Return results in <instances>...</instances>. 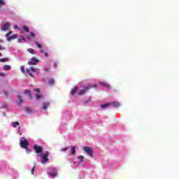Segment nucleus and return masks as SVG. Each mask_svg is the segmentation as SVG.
Returning a JSON list of instances; mask_svg holds the SVG:
<instances>
[{
    "label": "nucleus",
    "mask_w": 179,
    "mask_h": 179,
    "mask_svg": "<svg viewBox=\"0 0 179 179\" xmlns=\"http://www.w3.org/2000/svg\"><path fill=\"white\" fill-rule=\"evenodd\" d=\"M38 157H41V163L42 164H45L48 162V156H50V152L47 151L45 152L44 155H38Z\"/></svg>",
    "instance_id": "f257e3e1"
},
{
    "label": "nucleus",
    "mask_w": 179,
    "mask_h": 179,
    "mask_svg": "<svg viewBox=\"0 0 179 179\" xmlns=\"http://www.w3.org/2000/svg\"><path fill=\"white\" fill-rule=\"evenodd\" d=\"M20 145L22 149H26V147L29 146V141L24 137H22L20 139Z\"/></svg>",
    "instance_id": "f03ea898"
},
{
    "label": "nucleus",
    "mask_w": 179,
    "mask_h": 179,
    "mask_svg": "<svg viewBox=\"0 0 179 179\" xmlns=\"http://www.w3.org/2000/svg\"><path fill=\"white\" fill-rule=\"evenodd\" d=\"M10 34H12V31H8L6 35V38L7 41H10L11 40H15V38H17V34H13L12 36H10Z\"/></svg>",
    "instance_id": "7ed1b4c3"
},
{
    "label": "nucleus",
    "mask_w": 179,
    "mask_h": 179,
    "mask_svg": "<svg viewBox=\"0 0 179 179\" xmlns=\"http://www.w3.org/2000/svg\"><path fill=\"white\" fill-rule=\"evenodd\" d=\"M34 150H35L36 153H37V155H40V153H43V147L35 144L34 145Z\"/></svg>",
    "instance_id": "20e7f679"
},
{
    "label": "nucleus",
    "mask_w": 179,
    "mask_h": 179,
    "mask_svg": "<svg viewBox=\"0 0 179 179\" xmlns=\"http://www.w3.org/2000/svg\"><path fill=\"white\" fill-rule=\"evenodd\" d=\"M84 151L87 153L89 156L93 157V150L90 147L85 146L83 147Z\"/></svg>",
    "instance_id": "39448f33"
},
{
    "label": "nucleus",
    "mask_w": 179,
    "mask_h": 179,
    "mask_svg": "<svg viewBox=\"0 0 179 179\" xmlns=\"http://www.w3.org/2000/svg\"><path fill=\"white\" fill-rule=\"evenodd\" d=\"M53 173H51V172H48V176H51L53 178H55L58 176V173L57 172V169L52 168V169Z\"/></svg>",
    "instance_id": "423d86ee"
},
{
    "label": "nucleus",
    "mask_w": 179,
    "mask_h": 179,
    "mask_svg": "<svg viewBox=\"0 0 179 179\" xmlns=\"http://www.w3.org/2000/svg\"><path fill=\"white\" fill-rule=\"evenodd\" d=\"M38 62V59L35 57L31 59V61L28 62V65H36V63Z\"/></svg>",
    "instance_id": "0eeeda50"
},
{
    "label": "nucleus",
    "mask_w": 179,
    "mask_h": 179,
    "mask_svg": "<svg viewBox=\"0 0 179 179\" xmlns=\"http://www.w3.org/2000/svg\"><path fill=\"white\" fill-rule=\"evenodd\" d=\"M9 27H10V25H9L8 22H6L4 24V25L1 28V30H3V31H6V30H8Z\"/></svg>",
    "instance_id": "6e6552de"
},
{
    "label": "nucleus",
    "mask_w": 179,
    "mask_h": 179,
    "mask_svg": "<svg viewBox=\"0 0 179 179\" xmlns=\"http://www.w3.org/2000/svg\"><path fill=\"white\" fill-rule=\"evenodd\" d=\"M111 106H113V107H115V108H118V107H120V106H121V103H120L119 102H112L110 103Z\"/></svg>",
    "instance_id": "1a4fd4ad"
},
{
    "label": "nucleus",
    "mask_w": 179,
    "mask_h": 179,
    "mask_svg": "<svg viewBox=\"0 0 179 179\" xmlns=\"http://www.w3.org/2000/svg\"><path fill=\"white\" fill-rule=\"evenodd\" d=\"M99 85H101V86H103V87H106V89H110V85L106 83L101 82L99 83Z\"/></svg>",
    "instance_id": "9d476101"
},
{
    "label": "nucleus",
    "mask_w": 179,
    "mask_h": 179,
    "mask_svg": "<svg viewBox=\"0 0 179 179\" xmlns=\"http://www.w3.org/2000/svg\"><path fill=\"white\" fill-rule=\"evenodd\" d=\"M113 103H105L103 105H101V108H103V110L107 108L108 107H110Z\"/></svg>",
    "instance_id": "9b49d317"
},
{
    "label": "nucleus",
    "mask_w": 179,
    "mask_h": 179,
    "mask_svg": "<svg viewBox=\"0 0 179 179\" xmlns=\"http://www.w3.org/2000/svg\"><path fill=\"white\" fill-rule=\"evenodd\" d=\"M71 155H76V148L75 146L71 145Z\"/></svg>",
    "instance_id": "f8f14e48"
},
{
    "label": "nucleus",
    "mask_w": 179,
    "mask_h": 179,
    "mask_svg": "<svg viewBox=\"0 0 179 179\" xmlns=\"http://www.w3.org/2000/svg\"><path fill=\"white\" fill-rule=\"evenodd\" d=\"M76 92H78V87H74V88L71 90V94L72 96H75Z\"/></svg>",
    "instance_id": "ddd939ff"
},
{
    "label": "nucleus",
    "mask_w": 179,
    "mask_h": 179,
    "mask_svg": "<svg viewBox=\"0 0 179 179\" xmlns=\"http://www.w3.org/2000/svg\"><path fill=\"white\" fill-rule=\"evenodd\" d=\"M48 106H50V103L49 102H44L43 103V110H47Z\"/></svg>",
    "instance_id": "4468645a"
},
{
    "label": "nucleus",
    "mask_w": 179,
    "mask_h": 179,
    "mask_svg": "<svg viewBox=\"0 0 179 179\" xmlns=\"http://www.w3.org/2000/svg\"><path fill=\"white\" fill-rule=\"evenodd\" d=\"M24 40H26V38H24V36H20L17 39V43H22V41H24Z\"/></svg>",
    "instance_id": "2eb2a0df"
},
{
    "label": "nucleus",
    "mask_w": 179,
    "mask_h": 179,
    "mask_svg": "<svg viewBox=\"0 0 179 179\" xmlns=\"http://www.w3.org/2000/svg\"><path fill=\"white\" fill-rule=\"evenodd\" d=\"M89 90V88H85V90H81L78 94L79 96H82V94H85L86 93V90Z\"/></svg>",
    "instance_id": "dca6fc26"
},
{
    "label": "nucleus",
    "mask_w": 179,
    "mask_h": 179,
    "mask_svg": "<svg viewBox=\"0 0 179 179\" xmlns=\"http://www.w3.org/2000/svg\"><path fill=\"white\" fill-rule=\"evenodd\" d=\"M17 99L19 100L18 104L20 105L23 103V99H22V96L17 95Z\"/></svg>",
    "instance_id": "f3484780"
},
{
    "label": "nucleus",
    "mask_w": 179,
    "mask_h": 179,
    "mask_svg": "<svg viewBox=\"0 0 179 179\" xmlns=\"http://www.w3.org/2000/svg\"><path fill=\"white\" fill-rule=\"evenodd\" d=\"M27 73L31 76V78H33V73H31V70L30 69H26Z\"/></svg>",
    "instance_id": "a211bd4d"
},
{
    "label": "nucleus",
    "mask_w": 179,
    "mask_h": 179,
    "mask_svg": "<svg viewBox=\"0 0 179 179\" xmlns=\"http://www.w3.org/2000/svg\"><path fill=\"white\" fill-rule=\"evenodd\" d=\"M3 69H4V71H9V70H10V66L5 65V66H3Z\"/></svg>",
    "instance_id": "6ab92c4d"
},
{
    "label": "nucleus",
    "mask_w": 179,
    "mask_h": 179,
    "mask_svg": "<svg viewBox=\"0 0 179 179\" xmlns=\"http://www.w3.org/2000/svg\"><path fill=\"white\" fill-rule=\"evenodd\" d=\"M55 83V80L52 78H50L49 80V85H50L51 86H52V85H54Z\"/></svg>",
    "instance_id": "aec40b11"
},
{
    "label": "nucleus",
    "mask_w": 179,
    "mask_h": 179,
    "mask_svg": "<svg viewBox=\"0 0 179 179\" xmlns=\"http://www.w3.org/2000/svg\"><path fill=\"white\" fill-rule=\"evenodd\" d=\"M19 125H20L19 122H13V128H16V127H19Z\"/></svg>",
    "instance_id": "412c9836"
},
{
    "label": "nucleus",
    "mask_w": 179,
    "mask_h": 179,
    "mask_svg": "<svg viewBox=\"0 0 179 179\" xmlns=\"http://www.w3.org/2000/svg\"><path fill=\"white\" fill-rule=\"evenodd\" d=\"M8 61H9V59L8 58L0 59V62H8Z\"/></svg>",
    "instance_id": "4be33fe9"
},
{
    "label": "nucleus",
    "mask_w": 179,
    "mask_h": 179,
    "mask_svg": "<svg viewBox=\"0 0 179 179\" xmlns=\"http://www.w3.org/2000/svg\"><path fill=\"white\" fill-rule=\"evenodd\" d=\"M28 52H29L30 54H36V52H34V49L29 48L27 50Z\"/></svg>",
    "instance_id": "5701e85b"
},
{
    "label": "nucleus",
    "mask_w": 179,
    "mask_h": 179,
    "mask_svg": "<svg viewBox=\"0 0 179 179\" xmlns=\"http://www.w3.org/2000/svg\"><path fill=\"white\" fill-rule=\"evenodd\" d=\"M78 159H80L79 163H82V162H83V159H85V157H83V155H80L78 157Z\"/></svg>",
    "instance_id": "b1692460"
},
{
    "label": "nucleus",
    "mask_w": 179,
    "mask_h": 179,
    "mask_svg": "<svg viewBox=\"0 0 179 179\" xmlns=\"http://www.w3.org/2000/svg\"><path fill=\"white\" fill-rule=\"evenodd\" d=\"M3 6H5V1L0 0V8H2Z\"/></svg>",
    "instance_id": "393cba45"
},
{
    "label": "nucleus",
    "mask_w": 179,
    "mask_h": 179,
    "mask_svg": "<svg viewBox=\"0 0 179 179\" xmlns=\"http://www.w3.org/2000/svg\"><path fill=\"white\" fill-rule=\"evenodd\" d=\"M23 29L24 30V31H26V33H29V28L26 26L23 27Z\"/></svg>",
    "instance_id": "a878e982"
},
{
    "label": "nucleus",
    "mask_w": 179,
    "mask_h": 179,
    "mask_svg": "<svg viewBox=\"0 0 179 179\" xmlns=\"http://www.w3.org/2000/svg\"><path fill=\"white\" fill-rule=\"evenodd\" d=\"M25 111L27 113H31V109L30 108H29V107H26L25 108Z\"/></svg>",
    "instance_id": "bb28decb"
},
{
    "label": "nucleus",
    "mask_w": 179,
    "mask_h": 179,
    "mask_svg": "<svg viewBox=\"0 0 179 179\" xmlns=\"http://www.w3.org/2000/svg\"><path fill=\"white\" fill-rule=\"evenodd\" d=\"M41 97H43V96L40 94L36 95V98L37 99V100L41 99Z\"/></svg>",
    "instance_id": "cd10ccee"
},
{
    "label": "nucleus",
    "mask_w": 179,
    "mask_h": 179,
    "mask_svg": "<svg viewBox=\"0 0 179 179\" xmlns=\"http://www.w3.org/2000/svg\"><path fill=\"white\" fill-rule=\"evenodd\" d=\"M36 45L38 47V48H42L41 44L38 43V42H36Z\"/></svg>",
    "instance_id": "c85d7f7f"
},
{
    "label": "nucleus",
    "mask_w": 179,
    "mask_h": 179,
    "mask_svg": "<svg viewBox=\"0 0 179 179\" xmlns=\"http://www.w3.org/2000/svg\"><path fill=\"white\" fill-rule=\"evenodd\" d=\"M29 36H31V37H33L34 38H36V34H34V33L31 32Z\"/></svg>",
    "instance_id": "c756f323"
},
{
    "label": "nucleus",
    "mask_w": 179,
    "mask_h": 179,
    "mask_svg": "<svg viewBox=\"0 0 179 179\" xmlns=\"http://www.w3.org/2000/svg\"><path fill=\"white\" fill-rule=\"evenodd\" d=\"M24 93H25V94H31V92H30V90H25V91H24Z\"/></svg>",
    "instance_id": "7c9ffc66"
},
{
    "label": "nucleus",
    "mask_w": 179,
    "mask_h": 179,
    "mask_svg": "<svg viewBox=\"0 0 179 179\" xmlns=\"http://www.w3.org/2000/svg\"><path fill=\"white\" fill-rule=\"evenodd\" d=\"M34 92H36L37 93L40 92V88L34 89Z\"/></svg>",
    "instance_id": "2f4dec72"
},
{
    "label": "nucleus",
    "mask_w": 179,
    "mask_h": 179,
    "mask_svg": "<svg viewBox=\"0 0 179 179\" xmlns=\"http://www.w3.org/2000/svg\"><path fill=\"white\" fill-rule=\"evenodd\" d=\"M4 94H5L6 97H9V92L5 91Z\"/></svg>",
    "instance_id": "473e14b6"
},
{
    "label": "nucleus",
    "mask_w": 179,
    "mask_h": 179,
    "mask_svg": "<svg viewBox=\"0 0 179 179\" xmlns=\"http://www.w3.org/2000/svg\"><path fill=\"white\" fill-rule=\"evenodd\" d=\"M29 69L31 71V72H36V69H34V67H31Z\"/></svg>",
    "instance_id": "72a5a7b5"
},
{
    "label": "nucleus",
    "mask_w": 179,
    "mask_h": 179,
    "mask_svg": "<svg viewBox=\"0 0 179 179\" xmlns=\"http://www.w3.org/2000/svg\"><path fill=\"white\" fill-rule=\"evenodd\" d=\"M24 149H25L27 153H29L30 150H29V148L27 146L26 147V148H24Z\"/></svg>",
    "instance_id": "f704fd0d"
},
{
    "label": "nucleus",
    "mask_w": 179,
    "mask_h": 179,
    "mask_svg": "<svg viewBox=\"0 0 179 179\" xmlns=\"http://www.w3.org/2000/svg\"><path fill=\"white\" fill-rule=\"evenodd\" d=\"M66 150H68L67 148H64L62 149L61 152H66Z\"/></svg>",
    "instance_id": "c9c22d12"
},
{
    "label": "nucleus",
    "mask_w": 179,
    "mask_h": 179,
    "mask_svg": "<svg viewBox=\"0 0 179 179\" xmlns=\"http://www.w3.org/2000/svg\"><path fill=\"white\" fill-rule=\"evenodd\" d=\"M36 166H34L31 171V174H34V169Z\"/></svg>",
    "instance_id": "e433bc0d"
},
{
    "label": "nucleus",
    "mask_w": 179,
    "mask_h": 179,
    "mask_svg": "<svg viewBox=\"0 0 179 179\" xmlns=\"http://www.w3.org/2000/svg\"><path fill=\"white\" fill-rule=\"evenodd\" d=\"M45 72L50 73V69H45Z\"/></svg>",
    "instance_id": "4c0bfd02"
},
{
    "label": "nucleus",
    "mask_w": 179,
    "mask_h": 179,
    "mask_svg": "<svg viewBox=\"0 0 179 179\" xmlns=\"http://www.w3.org/2000/svg\"><path fill=\"white\" fill-rule=\"evenodd\" d=\"M14 29H15L16 30L19 29V27H17V25H15L14 26Z\"/></svg>",
    "instance_id": "58836bf2"
},
{
    "label": "nucleus",
    "mask_w": 179,
    "mask_h": 179,
    "mask_svg": "<svg viewBox=\"0 0 179 179\" xmlns=\"http://www.w3.org/2000/svg\"><path fill=\"white\" fill-rule=\"evenodd\" d=\"M21 71L23 72V73H24V67H21Z\"/></svg>",
    "instance_id": "ea45409f"
},
{
    "label": "nucleus",
    "mask_w": 179,
    "mask_h": 179,
    "mask_svg": "<svg viewBox=\"0 0 179 179\" xmlns=\"http://www.w3.org/2000/svg\"><path fill=\"white\" fill-rule=\"evenodd\" d=\"M57 65H58V63H57V62H55V64H54V67H55V68H57Z\"/></svg>",
    "instance_id": "a19ab883"
},
{
    "label": "nucleus",
    "mask_w": 179,
    "mask_h": 179,
    "mask_svg": "<svg viewBox=\"0 0 179 179\" xmlns=\"http://www.w3.org/2000/svg\"><path fill=\"white\" fill-rule=\"evenodd\" d=\"M0 76H5V73H0Z\"/></svg>",
    "instance_id": "79ce46f5"
},
{
    "label": "nucleus",
    "mask_w": 179,
    "mask_h": 179,
    "mask_svg": "<svg viewBox=\"0 0 179 179\" xmlns=\"http://www.w3.org/2000/svg\"><path fill=\"white\" fill-rule=\"evenodd\" d=\"M90 100H91V99L90 98L89 100L85 101V103H89V101H90Z\"/></svg>",
    "instance_id": "37998d69"
},
{
    "label": "nucleus",
    "mask_w": 179,
    "mask_h": 179,
    "mask_svg": "<svg viewBox=\"0 0 179 179\" xmlns=\"http://www.w3.org/2000/svg\"><path fill=\"white\" fill-rule=\"evenodd\" d=\"M29 99H33V95H31V94H29Z\"/></svg>",
    "instance_id": "c03bdc74"
},
{
    "label": "nucleus",
    "mask_w": 179,
    "mask_h": 179,
    "mask_svg": "<svg viewBox=\"0 0 179 179\" xmlns=\"http://www.w3.org/2000/svg\"><path fill=\"white\" fill-rule=\"evenodd\" d=\"M40 52H41V54H44V50H40Z\"/></svg>",
    "instance_id": "a18cd8bd"
},
{
    "label": "nucleus",
    "mask_w": 179,
    "mask_h": 179,
    "mask_svg": "<svg viewBox=\"0 0 179 179\" xmlns=\"http://www.w3.org/2000/svg\"><path fill=\"white\" fill-rule=\"evenodd\" d=\"M43 54L45 55V57H48V53L44 52Z\"/></svg>",
    "instance_id": "49530a36"
},
{
    "label": "nucleus",
    "mask_w": 179,
    "mask_h": 179,
    "mask_svg": "<svg viewBox=\"0 0 179 179\" xmlns=\"http://www.w3.org/2000/svg\"><path fill=\"white\" fill-rule=\"evenodd\" d=\"M0 50H2V47L1 46V45H0Z\"/></svg>",
    "instance_id": "de8ad7c7"
},
{
    "label": "nucleus",
    "mask_w": 179,
    "mask_h": 179,
    "mask_svg": "<svg viewBox=\"0 0 179 179\" xmlns=\"http://www.w3.org/2000/svg\"><path fill=\"white\" fill-rule=\"evenodd\" d=\"M0 57H2V53L0 52Z\"/></svg>",
    "instance_id": "09e8293b"
},
{
    "label": "nucleus",
    "mask_w": 179,
    "mask_h": 179,
    "mask_svg": "<svg viewBox=\"0 0 179 179\" xmlns=\"http://www.w3.org/2000/svg\"><path fill=\"white\" fill-rule=\"evenodd\" d=\"M28 38H30V36H28Z\"/></svg>",
    "instance_id": "8fccbe9b"
}]
</instances>
